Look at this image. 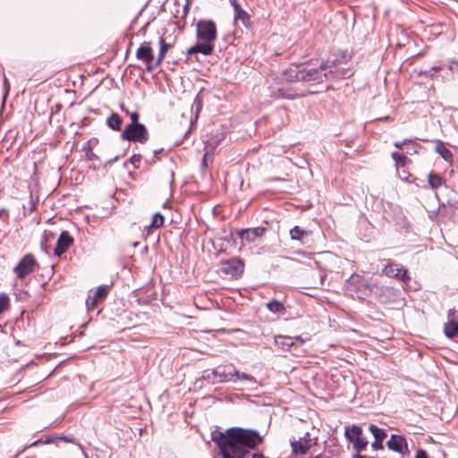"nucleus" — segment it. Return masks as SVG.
Segmentation results:
<instances>
[{"label": "nucleus", "instance_id": "nucleus-11", "mask_svg": "<svg viewBox=\"0 0 458 458\" xmlns=\"http://www.w3.org/2000/svg\"><path fill=\"white\" fill-rule=\"evenodd\" d=\"M136 57L137 59L145 62L148 72L152 71L156 66L154 64L155 60L153 50L149 42H144L140 46L136 51Z\"/></svg>", "mask_w": 458, "mask_h": 458}, {"label": "nucleus", "instance_id": "nucleus-6", "mask_svg": "<svg viewBox=\"0 0 458 458\" xmlns=\"http://www.w3.org/2000/svg\"><path fill=\"white\" fill-rule=\"evenodd\" d=\"M196 35L201 41L214 42L217 38L215 21L211 20H199L196 24Z\"/></svg>", "mask_w": 458, "mask_h": 458}, {"label": "nucleus", "instance_id": "nucleus-13", "mask_svg": "<svg viewBox=\"0 0 458 458\" xmlns=\"http://www.w3.org/2000/svg\"><path fill=\"white\" fill-rule=\"evenodd\" d=\"M232 7L233 8V19L234 22L241 21L246 28L251 26L250 16L245 12L240 5L237 0H229Z\"/></svg>", "mask_w": 458, "mask_h": 458}, {"label": "nucleus", "instance_id": "nucleus-33", "mask_svg": "<svg viewBox=\"0 0 458 458\" xmlns=\"http://www.w3.org/2000/svg\"><path fill=\"white\" fill-rule=\"evenodd\" d=\"M408 142H411V139H405L403 140H399V141H395L394 142V147H396L397 148H403L404 145Z\"/></svg>", "mask_w": 458, "mask_h": 458}, {"label": "nucleus", "instance_id": "nucleus-37", "mask_svg": "<svg viewBox=\"0 0 458 458\" xmlns=\"http://www.w3.org/2000/svg\"><path fill=\"white\" fill-rule=\"evenodd\" d=\"M4 85L5 95H6L8 93V91H9L10 84H9L8 80H7V78L5 76L4 78Z\"/></svg>", "mask_w": 458, "mask_h": 458}, {"label": "nucleus", "instance_id": "nucleus-2", "mask_svg": "<svg viewBox=\"0 0 458 458\" xmlns=\"http://www.w3.org/2000/svg\"><path fill=\"white\" fill-rule=\"evenodd\" d=\"M292 454L295 456L305 455L310 450L318 445V437H312L310 432H306L298 438L293 437L290 440Z\"/></svg>", "mask_w": 458, "mask_h": 458}, {"label": "nucleus", "instance_id": "nucleus-3", "mask_svg": "<svg viewBox=\"0 0 458 458\" xmlns=\"http://www.w3.org/2000/svg\"><path fill=\"white\" fill-rule=\"evenodd\" d=\"M327 65L322 63L318 68L301 65V81L311 84L322 83L327 79Z\"/></svg>", "mask_w": 458, "mask_h": 458}, {"label": "nucleus", "instance_id": "nucleus-42", "mask_svg": "<svg viewBox=\"0 0 458 458\" xmlns=\"http://www.w3.org/2000/svg\"><path fill=\"white\" fill-rule=\"evenodd\" d=\"M354 458H367V457H366V456H363V455H359V454H358V455L354 456Z\"/></svg>", "mask_w": 458, "mask_h": 458}, {"label": "nucleus", "instance_id": "nucleus-16", "mask_svg": "<svg viewBox=\"0 0 458 458\" xmlns=\"http://www.w3.org/2000/svg\"><path fill=\"white\" fill-rule=\"evenodd\" d=\"M266 232L264 227L248 228L239 232V236L249 242H254L261 237Z\"/></svg>", "mask_w": 458, "mask_h": 458}, {"label": "nucleus", "instance_id": "nucleus-9", "mask_svg": "<svg viewBox=\"0 0 458 458\" xmlns=\"http://www.w3.org/2000/svg\"><path fill=\"white\" fill-rule=\"evenodd\" d=\"M382 273L389 277H394L404 283H408L411 280L408 271L403 267H398L396 264L388 261L384 267Z\"/></svg>", "mask_w": 458, "mask_h": 458}, {"label": "nucleus", "instance_id": "nucleus-40", "mask_svg": "<svg viewBox=\"0 0 458 458\" xmlns=\"http://www.w3.org/2000/svg\"><path fill=\"white\" fill-rule=\"evenodd\" d=\"M184 14L186 15L189 12V3H187L183 7Z\"/></svg>", "mask_w": 458, "mask_h": 458}, {"label": "nucleus", "instance_id": "nucleus-12", "mask_svg": "<svg viewBox=\"0 0 458 458\" xmlns=\"http://www.w3.org/2000/svg\"><path fill=\"white\" fill-rule=\"evenodd\" d=\"M244 270L243 262L240 259H231L222 262L221 271L230 276L237 277L242 274Z\"/></svg>", "mask_w": 458, "mask_h": 458}, {"label": "nucleus", "instance_id": "nucleus-5", "mask_svg": "<svg viewBox=\"0 0 458 458\" xmlns=\"http://www.w3.org/2000/svg\"><path fill=\"white\" fill-rule=\"evenodd\" d=\"M121 137L133 142L144 143L148 139V132L144 124H129L122 131Z\"/></svg>", "mask_w": 458, "mask_h": 458}, {"label": "nucleus", "instance_id": "nucleus-38", "mask_svg": "<svg viewBox=\"0 0 458 458\" xmlns=\"http://www.w3.org/2000/svg\"><path fill=\"white\" fill-rule=\"evenodd\" d=\"M57 440H63L64 442H72V439L68 437H65V436H63V437H56Z\"/></svg>", "mask_w": 458, "mask_h": 458}, {"label": "nucleus", "instance_id": "nucleus-39", "mask_svg": "<svg viewBox=\"0 0 458 458\" xmlns=\"http://www.w3.org/2000/svg\"><path fill=\"white\" fill-rule=\"evenodd\" d=\"M454 310H450L449 312H448V318H449V320L450 319H453V317L454 315Z\"/></svg>", "mask_w": 458, "mask_h": 458}, {"label": "nucleus", "instance_id": "nucleus-30", "mask_svg": "<svg viewBox=\"0 0 458 458\" xmlns=\"http://www.w3.org/2000/svg\"><path fill=\"white\" fill-rule=\"evenodd\" d=\"M164 224V216L160 213H156L152 216L151 223L149 225V227L151 228H159Z\"/></svg>", "mask_w": 458, "mask_h": 458}, {"label": "nucleus", "instance_id": "nucleus-15", "mask_svg": "<svg viewBox=\"0 0 458 458\" xmlns=\"http://www.w3.org/2000/svg\"><path fill=\"white\" fill-rule=\"evenodd\" d=\"M72 243L73 238L67 231H63L57 239L56 247L54 250L55 255L60 257L62 254L67 251Z\"/></svg>", "mask_w": 458, "mask_h": 458}, {"label": "nucleus", "instance_id": "nucleus-24", "mask_svg": "<svg viewBox=\"0 0 458 458\" xmlns=\"http://www.w3.org/2000/svg\"><path fill=\"white\" fill-rule=\"evenodd\" d=\"M435 150L439 154L445 161H452V152L444 145L442 141H438L435 147Z\"/></svg>", "mask_w": 458, "mask_h": 458}, {"label": "nucleus", "instance_id": "nucleus-19", "mask_svg": "<svg viewBox=\"0 0 458 458\" xmlns=\"http://www.w3.org/2000/svg\"><path fill=\"white\" fill-rule=\"evenodd\" d=\"M296 342L303 344L301 336L292 337L287 335H277L275 337V343L282 347H292L295 345Z\"/></svg>", "mask_w": 458, "mask_h": 458}, {"label": "nucleus", "instance_id": "nucleus-26", "mask_svg": "<svg viewBox=\"0 0 458 458\" xmlns=\"http://www.w3.org/2000/svg\"><path fill=\"white\" fill-rule=\"evenodd\" d=\"M392 158L395 162L396 166H405L408 162H410L409 158L400 152L394 151L391 154Z\"/></svg>", "mask_w": 458, "mask_h": 458}, {"label": "nucleus", "instance_id": "nucleus-8", "mask_svg": "<svg viewBox=\"0 0 458 458\" xmlns=\"http://www.w3.org/2000/svg\"><path fill=\"white\" fill-rule=\"evenodd\" d=\"M109 292L108 285H100L95 291H90L86 300L88 310H93L98 307V302L105 300Z\"/></svg>", "mask_w": 458, "mask_h": 458}, {"label": "nucleus", "instance_id": "nucleus-22", "mask_svg": "<svg viewBox=\"0 0 458 458\" xmlns=\"http://www.w3.org/2000/svg\"><path fill=\"white\" fill-rule=\"evenodd\" d=\"M159 46H160L159 53H158L157 58L155 62L156 66L159 65L163 62L166 52L171 47V45L169 43H166L165 41L164 38H162V37L159 38Z\"/></svg>", "mask_w": 458, "mask_h": 458}, {"label": "nucleus", "instance_id": "nucleus-27", "mask_svg": "<svg viewBox=\"0 0 458 458\" xmlns=\"http://www.w3.org/2000/svg\"><path fill=\"white\" fill-rule=\"evenodd\" d=\"M428 184L433 189H437L442 185L443 180L442 178L437 174H428Z\"/></svg>", "mask_w": 458, "mask_h": 458}, {"label": "nucleus", "instance_id": "nucleus-32", "mask_svg": "<svg viewBox=\"0 0 458 458\" xmlns=\"http://www.w3.org/2000/svg\"><path fill=\"white\" fill-rule=\"evenodd\" d=\"M56 437H46L44 438H40L35 442H33L30 446L38 445L39 443L41 444H52L56 442Z\"/></svg>", "mask_w": 458, "mask_h": 458}, {"label": "nucleus", "instance_id": "nucleus-25", "mask_svg": "<svg viewBox=\"0 0 458 458\" xmlns=\"http://www.w3.org/2000/svg\"><path fill=\"white\" fill-rule=\"evenodd\" d=\"M267 310L273 313L284 314L285 312V308L282 302L272 300L266 304Z\"/></svg>", "mask_w": 458, "mask_h": 458}, {"label": "nucleus", "instance_id": "nucleus-41", "mask_svg": "<svg viewBox=\"0 0 458 458\" xmlns=\"http://www.w3.org/2000/svg\"><path fill=\"white\" fill-rule=\"evenodd\" d=\"M159 152H160V150H155L154 151V154H153L154 158H157V155L159 154Z\"/></svg>", "mask_w": 458, "mask_h": 458}, {"label": "nucleus", "instance_id": "nucleus-4", "mask_svg": "<svg viewBox=\"0 0 458 458\" xmlns=\"http://www.w3.org/2000/svg\"><path fill=\"white\" fill-rule=\"evenodd\" d=\"M344 437L357 452L366 449L369 445V441L364 436L362 428L358 425L345 427Z\"/></svg>", "mask_w": 458, "mask_h": 458}, {"label": "nucleus", "instance_id": "nucleus-29", "mask_svg": "<svg viewBox=\"0 0 458 458\" xmlns=\"http://www.w3.org/2000/svg\"><path fill=\"white\" fill-rule=\"evenodd\" d=\"M432 71L434 72H438V71H445V77L446 79L452 77V72H453V65L452 64H443V65H439V66H433L431 68Z\"/></svg>", "mask_w": 458, "mask_h": 458}, {"label": "nucleus", "instance_id": "nucleus-7", "mask_svg": "<svg viewBox=\"0 0 458 458\" xmlns=\"http://www.w3.org/2000/svg\"><path fill=\"white\" fill-rule=\"evenodd\" d=\"M36 264L34 257L31 254H27L14 267L13 271L18 278H24L35 270Z\"/></svg>", "mask_w": 458, "mask_h": 458}, {"label": "nucleus", "instance_id": "nucleus-35", "mask_svg": "<svg viewBox=\"0 0 458 458\" xmlns=\"http://www.w3.org/2000/svg\"><path fill=\"white\" fill-rule=\"evenodd\" d=\"M420 148V145L415 144V145H414V146H412L411 148H407L406 153H407V154H410V155L414 154V153H417L418 148Z\"/></svg>", "mask_w": 458, "mask_h": 458}, {"label": "nucleus", "instance_id": "nucleus-21", "mask_svg": "<svg viewBox=\"0 0 458 458\" xmlns=\"http://www.w3.org/2000/svg\"><path fill=\"white\" fill-rule=\"evenodd\" d=\"M123 123V119L116 113H112L106 119L107 126L114 131H120Z\"/></svg>", "mask_w": 458, "mask_h": 458}, {"label": "nucleus", "instance_id": "nucleus-34", "mask_svg": "<svg viewBox=\"0 0 458 458\" xmlns=\"http://www.w3.org/2000/svg\"><path fill=\"white\" fill-rule=\"evenodd\" d=\"M130 117L131 120V123L130 124H140L139 121V114L137 112H132L130 114Z\"/></svg>", "mask_w": 458, "mask_h": 458}, {"label": "nucleus", "instance_id": "nucleus-20", "mask_svg": "<svg viewBox=\"0 0 458 458\" xmlns=\"http://www.w3.org/2000/svg\"><path fill=\"white\" fill-rule=\"evenodd\" d=\"M301 65H292L285 70L284 76L288 81H301Z\"/></svg>", "mask_w": 458, "mask_h": 458}, {"label": "nucleus", "instance_id": "nucleus-18", "mask_svg": "<svg viewBox=\"0 0 458 458\" xmlns=\"http://www.w3.org/2000/svg\"><path fill=\"white\" fill-rule=\"evenodd\" d=\"M224 140V133L216 131L211 132L205 143L206 155L212 153L217 145Z\"/></svg>", "mask_w": 458, "mask_h": 458}, {"label": "nucleus", "instance_id": "nucleus-1", "mask_svg": "<svg viewBox=\"0 0 458 458\" xmlns=\"http://www.w3.org/2000/svg\"><path fill=\"white\" fill-rule=\"evenodd\" d=\"M204 377L212 383H235L238 380H242L248 383L250 388H254V386L257 385V380L254 377L239 372L233 364L217 366L211 372L207 371Z\"/></svg>", "mask_w": 458, "mask_h": 458}, {"label": "nucleus", "instance_id": "nucleus-36", "mask_svg": "<svg viewBox=\"0 0 458 458\" xmlns=\"http://www.w3.org/2000/svg\"><path fill=\"white\" fill-rule=\"evenodd\" d=\"M415 458H429V457L428 456V454L426 451L420 449V450H418Z\"/></svg>", "mask_w": 458, "mask_h": 458}, {"label": "nucleus", "instance_id": "nucleus-10", "mask_svg": "<svg viewBox=\"0 0 458 458\" xmlns=\"http://www.w3.org/2000/svg\"><path fill=\"white\" fill-rule=\"evenodd\" d=\"M387 447L402 456L409 454L406 438L403 436L393 434L386 442Z\"/></svg>", "mask_w": 458, "mask_h": 458}, {"label": "nucleus", "instance_id": "nucleus-23", "mask_svg": "<svg viewBox=\"0 0 458 458\" xmlns=\"http://www.w3.org/2000/svg\"><path fill=\"white\" fill-rule=\"evenodd\" d=\"M445 334L449 338L458 337V322L450 319L445 326Z\"/></svg>", "mask_w": 458, "mask_h": 458}, {"label": "nucleus", "instance_id": "nucleus-28", "mask_svg": "<svg viewBox=\"0 0 458 458\" xmlns=\"http://www.w3.org/2000/svg\"><path fill=\"white\" fill-rule=\"evenodd\" d=\"M306 234L307 233L297 225L290 230V235L292 240L300 241L302 238V236Z\"/></svg>", "mask_w": 458, "mask_h": 458}, {"label": "nucleus", "instance_id": "nucleus-17", "mask_svg": "<svg viewBox=\"0 0 458 458\" xmlns=\"http://www.w3.org/2000/svg\"><path fill=\"white\" fill-rule=\"evenodd\" d=\"M214 52V44L209 41H202L201 43H197L187 50L189 55L201 53L204 55H209Z\"/></svg>", "mask_w": 458, "mask_h": 458}, {"label": "nucleus", "instance_id": "nucleus-14", "mask_svg": "<svg viewBox=\"0 0 458 458\" xmlns=\"http://www.w3.org/2000/svg\"><path fill=\"white\" fill-rule=\"evenodd\" d=\"M369 430L373 435L374 440L371 443L373 450H382L384 448L383 442L387 437L386 430L380 428L374 424L369 426Z\"/></svg>", "mask_w": 458, "mask_h": 458}, {"label": "nucleus", "instance_id": "nucleus-31", "mask_svg": "<svg viewBox=\"0 0 458 458\" xmlns=\"http://www.w3.org/2000/svg\"><path fill=\"white\" fill-rule=\"evenodd\" d=\"M9 306V297L6 293L0 294V314L3 313Z\"/></svg>", "mask_w": 458, "mask_h": 458}]
</instances>
